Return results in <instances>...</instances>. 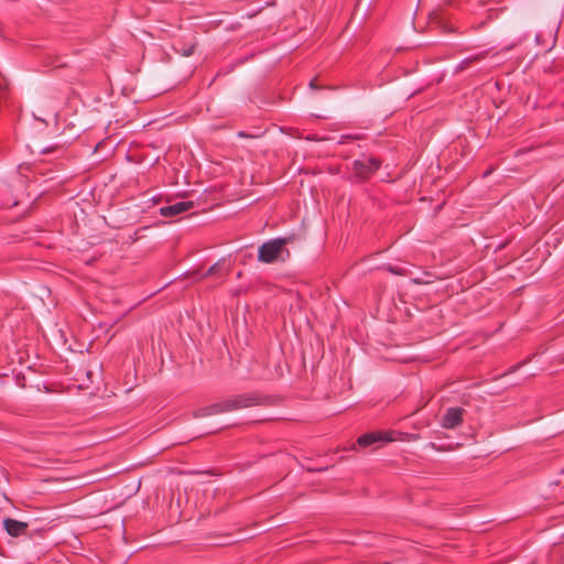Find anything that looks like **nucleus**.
Here are the masks:
<instances>
[{
  "label": "nucleus",
  "instance_id": "obj_1",
  "mask_svg": "<svg viewBox=\"0 0 564 564\" xmlns=\"http://www.w3.org/2000/svg\"><path fill=\"white\" fill-rule=\"evenodd\" d=\"M227 412L238 411L253 406H268L274 403V398L259 391L232 394L225 398Z\"/></svg>",
  "mask_w": 564,
  "mask_h": 564
},
{
  "label": "nucleus",
  "instance_id": "obj_2",
  "mask_svg": "<svg viewBox=\"0 0 564 564\" xmlns=\"http://www.w3.org/2000/svg\"><path fill=\"white\" fill-rule=\"evenodd\" d=\"M289 241V238H275L262 243L259 247L258 260L263 263H272L280 259L284 260L282 254L286 252L289 256V250L285 249Z\"/></svg>",
  "mask_w": 564,
  "mask_h": 564
},
{
  "label": "nucleus",
  "instance_id": "obj_3",
  "mask_svg": "<svg viewBox=\"0 0 564 564\" xmlns=\"http://www.w3.org/2000/svg\"><path fill=\"white\" fill-rule=\"evenodd\" d=\"M427 32L432 33H455L462 32L447 12L443 10L433 11L429 15Z\"/></svg>",
  "mask_w": 564,
  "mask_h": 564
},
{
  "label": "nucleus",
  "instance_id": "obj_4",
  "mask_svg": "<svg viewBox=\"0 0 564 564\" xmlns=\"http://www.w3.org/2000/svg\"><path fill=\"white\" fill-rule=\"evenodd\" d=\"M381 160L376 156L355 160L352 163V172L360 181H366L381 167Z\"/></svg>",
  "mask_w": 564,
  "mask_h": 564
},
{
  "label": "nucleus",
  "instance_id": "obj_5",
  "mask_svg": "<svg viewBox=\"0 0 564 564\" xmlns=\"http://www.w3.org/2000/svg\"><path fill=\"white\" fill-rule=\"evenodd\" d=\"M393 431H373L369 433L361 434L357 438L358 446L366 448L376 444H386L393 441L392 437Z\"/></svg>",
  "mask_w": 564,
  "mask_h": 564
},
{
  "label": "nucleus",
  "instance_id": "obj_6",
  "mask_svg": "<svg viewBox=\"0 0 564 564\" xmlns=\"http://www.w3.org/2000/svg\"><path fill=\"white\" fill-rule=\"evenodd\" d=\"M466 410L460 406L446 409L441 420V426L446 430H453L460 426L464 422Z\"/></svg>",
  "mask_w": 564,
  "mask_h": 564
},
{
  "label": "nucleus",
  "instance_id": "obj_7",
  "mask_svg": "<svg viewBox=\"0 0 564 564\" xmlns=\"http://www.w3.org/2000/svg\"><path fill=\"white\" fill-rule=\"evenodd\" d=\"M3 528L7 531V533L13 538L24 536L29 534V523L19 521L12 518H6L3 520Z\"/></svg>",
  "mask_w": 564,
  "mask_h": 564
},
{
  "label": "nucleus",
  "instance_id": "obj_8",
  "mask_svg": "<svg viewBox=\"0 0 564 564\" xmlns=\"http://www.w3.org/2000/svg\"><path fill=\"white\" fill-rule=\"evenodd\" d=\"M197 43L194 37H172L171 47L175 53L182 56H189L193 54Z\"/></svg>",
  "mask_w": 564,
  "mask_h": 564
},
{
  "label": "nucleus",
  "instance_id": "obj_9",
  "mask_svg": "<svg viewBox=\"0 0 564 564\" xmlns=\"http://www.w3.org/2000/svg\"><path fill=\"white\" fill-rule=\"evenodd\" d=\"M194 207V203L191 200H182L175 204L163 206L160 208V214L163 217H174L181 215Z\"/></svg>",
  "mask_w": 564,
  "mask_h": 564
},
{
  "label": "nucleus",
  "instance_id": "obj_10",
  "mask_svg": "<svg viewBox=\"0 0 564 564\" xmlns=\"http://www.w3.org/2000/svg\"><path fill=\"white\" fill-rule=\"evenodd\" d=\"M227 412L226 401L225 399L212 403L209 405L203 406L194 412V417H204L215 414H221Z\"/></svg>",
  "mask_w": 564,
  "mask_h": 564
},
{
  "label": "nucleus",
  "instance_id": "obj_11",
  "mask_svg": "<svg viewBox=\"0 0 564 564\" xmlns=\"http://www.w3.org/2000/svg\"><path fill=\"white\" fill-rule=\"evenodd\" d=\"M226 259H219L216 263L208 268V270L200 276L205 279L208 276H226L229 273V268L225 267Z\"/></svg>",
  "mask_w": 564,
  "mask_h": 564
},
{
  "label": "nucleus",
  "instance_id": "obj_12",
  "mask_svg": "<svg viewBox=\"0 0 564 564\" xmlns=\"http://www.w3.org/2000/svg\"><path fill=\"white\" fill-rule=\"evenodd\" d=\"M488 52L489 51H482L478 54L466 57L456 66V72H463L467 69L471 64L484 59L488 55Z\"/></svg>",
  "mask_w": 564,
  "mask_h": 564
},
{
  "label": "nucleus",
  "instance_id": "obj_13",
  "mask_svg": "<svg viewBox=\"0 0 564 564\" xmlns=\"http://www.w3.org/2000/svg\"><path fill=\"white\" fill-rule=\"evenodd\" d=\"M536 43L545 44V52L552 50L557 44L564 48V37H535Z\"/></svg>",
  "mask_w": 564,
  "mask_h": 564
},
{
  "label": "nucleus",
  "instance_id": "obj_14",
  "mask_svg": "<svg viewBox=\"0 0 564 564\" xmlns=\"http://www.w3.org/2000/svg\"><path fill=\"white\" fill-rule=\"evenodd\" d=\"M532 359V357H528L527 359H524L523 361H520L513 366L510 367L508 373H512V372H516L518 371L522 366L527 365L528 362H530Z\"/></svg>",
  "mask_w": 564,
  "mask_h": 564
},
{
  "label": "nucleus",
  "instance_id": "obj_15",
  "mask_svg": "<svg viewBox=\"0 0 564 564\" xmlns=\"http://www.w3.org/2000/svg\"><path fill=\"white\" fill-rule=\"evenodd\" d=\"M310 88L313 89V90H317V89H322L323 86H319L317 84V79L316 78H313L311 79L310 84H308Z\"/></svg>",
  "mask_w": 564,
  "mask_h": 564
},
{
  "label": "nucleus",
  "instance_id": "obj_16",
  "mask_svg": "<svg viewBox=\"0 0 564 564\" xmlns=\"http://www.w3.org/2000/svg\"><path fill=\"white\" fill-rule=\"evenodd\" d=\"M429 447H431V448H433V449H435V451H438V452H440V451H444V447L438 446L437 444H435V443H433V442L429 443Z\"/></svg>",
  "mask_w": 564,
  "mask_h": 564
},
{
  "label": "nucleus",
  "instance_id": "obj_17",
  "mask_svg": "<svg viewBox=\"0 0 564 564\" xmlns=\"http://www.w3.org/2000/svg\"><path fill=\"white\" fill-rule=\"evenodd\" d=\"M58 149H59L58 147L45 148V149H43L41 152H42V153H50V152L56 151V150H58Z\"/></svg>",
  "mask_w": 564,
  "mask_h": 564
},
{
  "label": "nucleus",
  "instance_id": "obj_18",
  "mask_svg": "<svg viewBox=\"0 0 564 564\" xmlns=\"http://www.w3.org/2000/svg\"><path fill=\"white\" fill-rule=\"evenodd\" d=\"M389 271H390V272H392V273H395V274H398V273H399V271H398V270H395V269H393L392 267H389Z\"/></svg>",
  "mask_w": 564,
  "mask_h": 564
},
{
  "label": "nucleus",
  "instance_id": "obj_19",
  "mask_svg": "<svg viewBox=\"0 0 564 564\" xmlns=\"http://www.w3.org/2000/svg\"><path fill=\"white\" fill-rule=\"evenodd\" d=\"M238 135L239 137H247V134L245 132H239Z\"/></svg>",
  "mask_w": 564,
  "mask_h": 564
},
{
  "label": "nucleus",
  "instance_id": "obj_20",
  "mask_svg": "<svg viewBox=\"0 0 564 564\" xmlns=\"http://www.w3.org/2000/svg\"><path fill=\"white\" fill-rule=\"evenodd\" d=\"M561 474H564V468L561 470Z\"/></svg>",
  "mask_w": 564,
  "mask_h": 564
}]
</instances>
